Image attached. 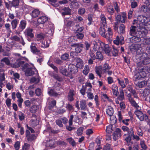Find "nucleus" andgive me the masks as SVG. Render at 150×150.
I'll list each match as a JSON object with an SVG mask.
<instances>
[{
	"mask_svg": "<svg viewBox=\"0 0 150 150\" xmlns=\"http://www.w3.org/2000/svg\"><path fill=\"white\" fill-rule=\"evenodd\" d=\"M138 29L135 26H132L130 28L129 34L132 37L130 38V42L136 43L141 41V38L146 36L150 29H146V27L141 28L140 26H138Z\"/></svg>",
	"mask_w": 150,
	"mask_h": 150,
	"instance_id": "nucleus-1",
	"label": "nucleus"
},
{
	"mask_svg": "<svg viewBox=\"0 0 150 150\" xmlns=\"http://www.w3.org/2000/svg\"><path fill=\"white\" fill-rule=\"evenodd\" d=\"M102 66H100L98 67H97L95 68L96 72L100 77H102V74L104 75L105 74H107L108 75L110 76L112 74V71L110 70L111 67L109 66L108 64L105 63L103 64L102 69L103 72H100L102 70Z\"/></svg>",
	"mask_w": 150,
	"mask_h": 150,
	"instance_id": "nucleus-2",
	"label": "nucleus"
},
{
	"mask_svg": "<svg viewBox=\"0 0 150 150\" xmlns=\"http://www.w3.org/2000/svg\"><path fill=\"white\" fill-rule=\"evenodd\" d=\"M134 113L141 121L146 120L148 119V117L146 114H144L142 111L139 110H136Z\"/></svg>",
	"mask_w": 150,
	"mask_h": 150,
	"instance_id": "nucleus-3",
	"label": "nucleus"
},
{
	"mask_svg": "<svg viewBox=\"0 0 150 150\" xmlns=\"http://www.w3.org/2000/svg\"><path fill=\"white\" fill-rule=\"evenodd\" d=\"M100 45L101 48H100L101 51H104L105 53L108 54L111 51L110 48L109 47L108 45L105 44L103 42H100Z\"/></svg>",
	"mask_w": 150,
	"mask_h": 150,
	"instance_id": "nucleus-4",
	"label": "nucleus"
},
{
	"mask_svg": "<svg viewBox=\"0 0 150 150\" xmlns=\"http://www.w3.org/2000/svg\"><path fill=\"white\" fill-rule=\"evenodd\" d=\"M36 73H38V71L35 68L32 67H28L25 71V74L27 76H31Z\"/></svg>",
	"mask_w": 150,
	"mask_h": 150,
	"instance_id": "nucleus-5",
	"label": "nucleus"
},
{
	"mask_svg": "<svg viewBox=\"0 0 150 150\" xmlns=\"http://www.w3.org/2000/svg\"><path fill=\"white\" fill-rule=\"evenodd\" d=\"M121 131L120 129L116 128L113 134V139L115 141H116L121 136Z\"/></svg>",
	"mask_w": 150,
	"mask_h": 150,
	"instance_id": "nucleus-6",
	"label": "nucleus"
},
{
	"mask_svg": "<svg viewBox=\"0 0 150 150\" xmlns=\"http://www.w3.org/2000/svg\"><path fill=\"white\" fill-rule=\"evenodd\" d=\"M145 3L147 5L148 7L145 6H142L141 7V10L144 12L150 13V0H146Z\"/></svg>",
	"mask_w": 150,
	"mask_h": 150,
	"instance_id": "nucleus-7",
	"label": "nucleus"
},
{
	"mask_svg": "<svg viewBox=\"0 0 150 150\" xmlns=\"http://www.w3.org/2000/svg\"><path fill=\"white\" fill-rule=\"evenodd\" d=\"M107 33H106V36L105 38L108 39L109 41L110 42L112 41V38L113 33L112 29L110 27H108L107 31Z\"/></svg>",
	"mask_w": 150,
	"mask_h": 150,
	"instance_id": "nucleus-8",
	"label": "nucleus"
},
{
	"mask_svg": "<svg viewBox=\"0 0 150 150\" xmlns=\"http://www.w3.org/2000/svg\"><path fill=\"white\" fill-rule=\"evenodd\" d=\"M39 123L38 120H37L36 115L34 114L32 115V119L30 121V124L32 127H35Z\"/></svg>",
	"mask_w": 150,
	"mask_h": 150,
	"instance_id": "nucleus-9",
	"label": "nucleus"
},
{
	"mask_svg": "<svg viewBox=\"0 0 150 150\" xmlns=\"http://www.w3.org/2000/svg\"><path fill=\"white\" fill-rule=\"evenodd\" d=\"M72 46L75 47V52L77 53L80 52L83 48V45L80 43L74 44Z\"/></svg>",
	"mask_w": 150,
	"mask_h": 150,
	"instance_id": "nucleus-10",
	"label": "nucleus"
},
{
	"mask_svg": "<svg viewBox=\"0 0 150 150\" xmlns=\"http://www.w3.org/2000/svg\"><path fill=\"white\" fill-rule=\"evenodd\" d=\"M76 92L73 89L69 90L67 96L68 100L70 102H72L74 100V96L75 95Z\"/></svg>",
	"mask_w": 150,
	"mask_h": 150,
	"instance_id": "nucleus-11",
	"label": "nucleus"
},
{
	"mask_svg": "<svg viewBox=\"0 0 150 150\" xmlns=\"http://www.w3.org/2000/svg\"><path fill=\"white\" fill-rule=\"evenodd\" d=\"M100 42L101 41H100L99 43H98L95 41H93L92 44L93 45L92 47L93 51H94V52L98 51H101L100 48H101V47L100 46Z\"/></svg>",
	"mask_w": 150,
	"mask_h": 150,
	"instance_id": "nucleus-12",
	"label": "nucleus"
},
{
	"mask_svg": "<svg viewBox=\"0 0 150 150\" xmlns=\"http://www.w3.org/2000/svg\"><path fill=\"white\" fill-rule=\"evenodd\" d=\"M25 35L26 36H28L31 38L34 37V33L33 30L30 28H27L24 32Z\"/></svg>",
	"mask_w": 150,
	"mask_h": 150,
	"instance_id": "nucleus-13",
	"label": "nucleus"
},
{
	"mask_svg": "<svg viewBox=\"0 0 150 150\" xmlns=\"http://www.w3.org/2000/svg\"><path fill=\"white\" fill-rule=\"evenodd\" d=\"M129 136L132 137L133 139H135L137 141H139L140 140V138L137 135H135L134 134V131L132 128H130L129 130L127 132Z\"/></svg>",
	"mask_w": 150,
	"mask_h": 150,
	"instance_id": "nucleus-14",
	"label": "nucleus"
},
{
	"mask_svg": "<svg viewBox=\"0 0 150 150\" xmlns=\"http://www.w3.org/2000/svg\"><path fill=\"white\" fill-rule=\"evenodd\" d=\"M48 20V18L45 15L40 17L37 20L38 23L43 24L46 23Z\"/></svg>",
	"mask_w": 150,
	"mask_h": 150,
	"instance_id": "nucleus-15",
	"label": "nucleus"
},
{
	"mask_svg": "<svg viewBox=\"0 0 150 150\" xmlns=\"http://www.w3.org/2000/svg\"><path fill=\"white\" fill-rule=\"evenodd\" d=\"M76 67L77 68H81L84 65L83 62L82 60L80 58L77 57L76 58Z\"/></svg>",
	"mask_w": 150,
	"mask_h": 150,
	"instance_id": "nucleus-16",
	"label": "nucleus"
},
{
	"mask_svg": "<svg viewBox=\"0 0 150 150\" xmlns=\"http://www.w3.org/2000/svg\"><path fill=\"white\" fill-rule=\"evenodd\" d=\"M68 70L69 71L73 74L76 73L78 71L77 68L73 64H70L69 65Z\"/></svg>",
	"mask_w": 150,
	"mask_h": 150,
	"instance_id": "nucleus-17",
	"label": "nucleus"
},
{
	"mask_svg": "<svg viewBox=\"0 0 150 150\" xmlns=\"http://www.w3.org/2000/svg\"><path fill=\"white\" fill-rule=\"evenodd\" d=\"M30 47L31 48V51L33 53L38 55H39L41 54L40 51L37 49L35 47V45L33 43H32V44L30 46Z\"/></svg>",
	"mask_w": 150,
	"mask_h": 150,
	"instance_id": "nucleus-18",
	"label": "nucleus"
},
{
	"mask_svg": "<svg viewBox=\"0 0 150 150\" xmlns=\"http://www.w3.org/2000/svg\"><path fill=\"white\" fill-rule=\"evenodd\" d=\"M146 76V74L145 72L142 71L140 74H138L135 75L134 77V80L135 81H137V80L140 79L141 78H143Z\"/></svg>",
	"mask_w": 150,
	"mask_h": 150,
	"instance_id": "nucleus-19",
	"label": "nucleus"
},
{
	"mask_svg": "<svg viewBox=\"0 0 150 150\" xmlns=\"http://www.w3.org/2000/svg\"><path fill=\"white\" fill-rule=\"evenodd\" d=\"M111 88L113 94L116 96H117L118 94V87L115 84H113L111 86Z\"/></svg>",
	"mask_w": 150,
	"mask_h": 150,
	"instance_id": "nucleus-20",
	"label": "nucleus"
},
{
	"mask_svg": "<svg viewBox=\"0 0 150 150\" xmlns=\"http://www.w3.org/2000/svg\"><path fill=\"white\" fill-rule=\"evenodd\" d=\"M43 25L44 28L43 29L44 31L46 33H49L50 34L52 32V30H53V29H52L50 28L51 27L52 25H51L50 24L48 25Z\"/></svg>",
	"mask_w": 150,
	"mask_h": 150,
	"instance_id": "nucleus-21",
	"label": "nucleus"
},
{
	"mask_svg": "<svg viewBox=\"0 0 150 150\" xmlns=\"http://www.w3.org/2000/svg\"><path fill=\"white\" fill-rule=\"evenodd\" d=\"M105 28H107V26L105 27L101 25L99 30L100 34L101 36L105 38L106 37V36L105 35L106 33H105Z\"/></svg>",
	"mask_w": 150,
	"mask_h": 150,
	"instance_id": "nucleus-22",
	"label": "nucleus"
},
{
	"mask_svg": "<svg viewBox=\"0 0 150 150\" xmlns=\"http://www.w3.org/2000/svg\"><path fill=\"white\" fill-rule=\"evenodd\" d=\"M117 32L118 33L120 34L125 33V27L124 24H120L117 29Z\"/></svg>",
	"mask_w": 150,
	"mask_h": 150,
	"instance_id": "nucleus-23",
	"label": "nucleus"
},
{
	"mask_svg": "<svg viewBox=\"0 0 150 150\" xmlns=\"http://www.w3.org/2000/svg\"><path fill=\"white\" fill-rule=\"evenodd\" d=\"M39 47H41L46 48L49 47V43L47 41H40V43H37Z\"/></svg>",
	"mask_w": 150,
	"mask_h": 150,
	"instance_id": "nucleus-24",
	"label": "nucleus"
},
{
	"mask_svg": "<svg viewBox=\"0 0 150 150\" xmlns=\"http://www.w3.org/2000/svg\"><path fill=\"white\" fill-rule=\"evenodd\" d=\"M55 143V140L53 139H49L46 142V146L47 147H52Z\"/></svg>",
	"mask_w": 150,
	"mask_h": 150,
	"instance_id": "nucleus-25",
	"label": "nucleus"
},
{
	"mask_svg": "<svg viewBox=\"0 0 150 150\" xmlns=\"http://www.w3.org/2000/svg\"><path fill=\"white\" fill-rule=\"evenodd\" d=\"M40 11L38 9H35L32 11L31 13V16L32 18H35L37 17L40 14Z\"/></svg>",
	"mask_w": 150,
	"mask_h": 150,
	"instance_id": "nucleus-26",
	"label": "nucleus"
},
{
	"mask_svg": "<svg viewBox=\"0 0 150 150\" xmlns=\"http://www.w3.org/2000/svg\"><path fill=\"white\" fill-rule=\"evenodd\" d=\"M106 112L107 114L109 116H110L113 115L114 111L113 108L111 106H109L106 109Z\"/></svg>",
	"mask_w": 150,
	"mask_h": 150,
	"instance_id": "nucleus-27",
	"label": "nucleus"
},
{
	"mask_svg": "<svg viewBox=\"0 0 150 150\" xmlns=\"http://www.w3.org/2000/svg\"><path fill=\"white\" fill-rule=\"evenodd\" d=\"M80 105L81 110H85L86 109V101L82 100L80 102Z\"/></svg>",
	"mask_w": 150,
	"mask_h": 150,
	"instance_id": "nucleus-28",
	"label": "nucleus"
},
{
	"mask_svg": "<svg viewBox=\"0 0 150 150\" xmlns=\"http://www.w3.org/2000/svg\"><path fill=\"white\" fill-rule=\"evenodd\" d=\"M101 22L103 26L105 27L107 25L106 18L103 14H102L100 16Z\"/></svg>",
	"mask_w": 150,
	"mask_h": 150,
	"instance_id": "nucleus-29",
	"label": "nucleus"
},
{
	"mask_svg": "<svg viewBox=\"0 0 150 150\" xmlns=\"http://www.w3.org/2000/svg\"><path fill=\"white\" fill-rule=\"evenodd\" d=\"M117 80L118 81V83L121 86L122 88H124L126 87L125 84L123 79L120 78H118L117 79Z\"/></svg>",
	"mask_w": 150,
	"mask_h": 150,
	"instance_id": "nucleus-30",
	"label": "nucleus"
},
{
	"mask_svg": "<svg viewBox=\"0 0 150 150\" xmlns=\"http://www.w3.org/2000/svg\"><path fill=\"white\" fill-rule=\"evenodd\" d=\"M150 93V87H149L144 89L142 93L144 96H146L149 95Z\"/></svg>",
	"mask_w": 150,
	"mask_h": 150,
	"instance_id": "nucleus-31",
	"label": "nucleus"
},
{
	"mask_svg": "<svg viewBox=\"0 0 150 150\" xmlns=\"http://www.w3.org/2000/svg\"><path fill=\"white\" fill-rule=\"evenodd\" d=\"M26 25V21L25 20H22L21 21L19 25V28L22 30L25 28Z\"/></svg>",
	"mask_w": 150,
	"mask_h": 150,
	"instance_id": "nucleus-32",
	"label": "nucleus"
},
{
	"mask_svg": "<svg viewBox=\"0 0 150 150\" xmlns=\"http://www.w3.org/2000/svg\"><path fill=\"white\" fill-rule=\"evenodd\" d=\"M45 35L42 33L38 34L36 35V41H39L44 38Z\"/></svg>",
	"mask_w": 150,
	"mask_h": 150,
	"instance_id": "nucleus-33",
	"label": "nucleus"
},
{
	"mask_svg": "<svg viewBox=\"0 0 150 150\" xmlns=\"http://www.w3.org/2000/svg\"><path fill=\"white\" fill-rule=\"evenodd\" d=\"M19 21L16 19H15L11 22L12 28L15 29L16 28L18 24Z\"/></svg>",
	"mask_w": 150,
	"mask_h": 150,
	"instance_id": "nucleus-34",
	"label": "nucleus"
},
{
	"mask_svg": "<svg viewBox=\"0 0 150 150\" xmlns=\"http://www.w3.org/2000/svg\"><path fill=\"white\" fill-rule=\"evenodd\" d=\"M26 136L28 140L30 141L34 139V136L30 135V132L29 130L26 131Z\"/></svg>",
	"mask_w": 150,
	"mask_h": 150,
	"instance_id": "nucleus-35",
	"label": "nucleus"
},
{
	"mask_svg": "<svg viewBox=\"0 0 150 150\" xmlns=\"http://www.w3.org/2000/svg\"><path fill=\"white\" fill-rule=\"evenodd\" d=\"M101 51L97 52L96 53V59H98L100 60H102L103 59V56L102 54L100 52Z\"/></svg>",
	"mask_w": 150,
	"mask_h": 150,
	"instance_id": "nucleus-36",
	"label": "nucleus"
},
{
	"mask_svg": "<svg viewBox=\"0 0 150 150\" xmlns=\"http://www.w3.org/2000/svg\"><path fill=\"white\" fill-rule=\"evenodd\" d=\"M118 98L120 100H122L124 99V91L122 89L120 90V93L118 97Z\"/></svg>",
	"mask_w": 150,
	"mask_h": 150,
	"instance_id": "nucleus-37",
	"label": "nucleus"
},
{
	"mask_svg": "<svg viewBox=\"0 0 150 150\" xmlns=\"http://www.w3.org/2000/svg\"><path fill=\"white\" fill-rule=\"evenodd\" d=\"M122 14L121 22L122 23H125L127 18L126 14L125 12H123Z\"/></svg>",
	"mask_w": 150,
	"mask_h": 150,
	"instance_id": "nucleus-38",
	"label": "nucleus"
},
{
	"mask_svg": "<svg viewBox=\"0 0 150 150\" xmlns=\"http://www.w3.org/2000/svg\"><path fill=\"white\" fill-rule=\"evenodd\" d=\"M60 72L62 74L67 76H70V73H69L67 70L65 68H62L60 70Z\"/></svg>",
	"mask_w": 150,
	"mask_h": 150,
	"instance_id": "nucleus-39",
	"label": "nucleus"
},
{
	"mask_svg": "<svg viewBox=\"0 0 150 150\" xmlns=\"http://www.w3.org/2000/svg\"><path fill=\"white\" fill-rule=\"evenodd\" d=\"M147 84V81H144L141 82H138L137 84L139 88H142Z\"/></svg>",
	"mask_w": 150,
	"mask_h": 150,
	"instance_id": "nucleus-40",
	"label": "nucleus"
},
{
	"mask_svg": "<svg viewBox=\"0 0 150 150\" xmlns=\"http://www.w3.org/2000/svg\"><path fill=\"white\" fill-rule=\"evenodd\" d=\"M90 70L89 67L88 65H86L83 71V73L85 75L88 74Z\"/></svg>",
	"mask_w": 150,
	"mask_h": 150,
	"instance_id": "nucleus-41",
	"label": "nucleus"
},
{
	"mask_svg": "<svg viewBox=\"0 0 150 150\" xmlns=\"http://www.w3.org/2000/svg\"><path fill=\"white\" fill-rule=\"evenodd\" d=\"M52 5L55 7H57L58 6V3L56 0H47Z\"/></svg>",
	"mask_w": 150,
	"mask_h": 150,
	"instance_id": "nucleus-42",
	"label": "nucleus"
},
{
	"mask_svg": "<svg viewBox=\"0 0 150 150\" xmlns=\"http://www.w3.org/2000/svg\"><path fill=\"white\" fill-rule=\"evenodd\" d=\"M79 4L76 1L71 2L70 4V6L71 8H76L79 6Z\"/></svg>",
	"mask_w": 150,
	"mask_h": 150,
	"instance_id": "nucleus-43",
	"label": "nucleus"
},
{
	"mask_svg": "<svg viewBox=\"0 0 150 150\" xmlns=\"http://www.w3.org/2000/svg\"><path fill=\"white\" fill-rule=\"evenodd\" d=\"M107 11L110 14H112L114 12V9L112 6L110 5L108 6L107 9Z\"/></svg>",
	"mask_w": 150,
	"mask_h": 150,
	"instance_id": "nucleus-44",
	"label": "nucleus"
},
{
	"mask_svg": "<svg viewBox=\"0 0 150 150\" xmlns=\"http://www.w3.org/2000/svg\"><path fill=\"white\" fill-rule=\"evenodd\" d=\"M129 102L131 104L132 106L136 108L137 109L139 108V106L136 103V102L133 100V99H132V100L130 101Z\"/></svg>",
	"mask_w": 150,
	"mask_h": 150,
	"instance_id": "nucleus-45",
	"label": "nucleus"
},
{
	"mask_svg": "<svg viewBox=\"0 0 150 150\" xmlns=\"http://www.w3.org/2000/svg\"><path fill=\"white\" fill-rule=\"evenodd\" d=\"M143 42L144 45H150V38H144L143 41Z\"/></svg>",
	"mask_w": 150,
	"mask_h": 150,
	"instance_id": "nucleus-46",
	"label": "nucleus"
},
{
	"mask_svg": "<svg viewBox=\"0 0 150 150\" xmlns=\"http://www.w3.org/2000/svg\"><path fill=\"white\" fill-rule=\"evenodd\" d=\"M39 81V80L38 78H36L35 77H33L31 78L30 80V83H37Z\"/></svg>",
	"mask_w": 150,
	"mask_h": 150,
	"instance_id": "nucleus-47",
	"label": "nucleus"
},
{
	"mask_svg": "<svg viewBox=\"0 0 150 150\" xmlns=\"http://www.w3.org/2000/svg\"><path fill=\"white\" fill-rule=\"evenodd\" d=\"M12 5L13 6L17 7L19 5V0H13L12 2Z\"/></svg>",
	"mask_w": 150,
	"mask_h": 150,
	"instance_id": "nucleus-48",
	"label": "nucleus"
},
{
	"mask_svg": "<svg viewBox=\"0 0 150 150\" xmlns=\"http://www.w3.org/2000/svg\"><path fill=\"white\" fill-rule=\"evenodd\" d=\"M137 133L138 136H142L143 135V131L141 129L140 127L137 128Z\"/></svg>",
	"mask_w": 150,
	"mask_h": 150,
	"instance_id": "nucleus-49",
	"label": "nucleus"
},
{
	"mask_svg": "<svg viewBox=\"0 0 150 150\" xmlns=\"http://www.w3.org/2000/svg\"><path fill=\"white\" fill-rule=\"evenodd\" d=\"M37 106L36 105L32 106L30 109V111L32 113H35L37 109Z\"/></svg>",
	"mask_w": 150,
	"mask_h": 150,
	"instance_id": "nucleus-50",
	"label": "nucleus"
},
{
	"mask_svg": "<svg viewBox=\"0 0 150 150\" xmlns=\"http://www.w3.org/2000/svg\"><path fill=\"white\" fill-rule=\"evenodd\" d=\"M67 140L73 146L75 145L76 142L71 137L68 138L67 139Z\"/></svg>",
	"mask_w": 150,
	"mask_h": 150,
	"instance_id": "nucleus-51",
	"label": "nucleus"
},
{
	"mask_svg": "<svg viewBox=\"0 0 150 150\" xmlns=\"http://www.w3.org/2000/svg\"><path fill=\"white\" fill-rule=\"evenodd\" d=\"M142 63L144 64H146L150 63V58L146 57L143 60Z\"/></svg>",
	"mask_w": 150,
	"mask_h": 150,
	"instance_id": "nucleus-52",
	"label": "nucleus"
},
{
	"mask_svg": "<svg viewBox=\"0 0 150 150\" xmlns=\"http://www.w3.org/2000/svg\"><path fill=\"white\" fill-rule=\"evenodd\" d=\"M83 129V127H80L78 129L77 131V133L78 135L80 136L82 134Z\"/></svg>",
	"mask_w": 150,
	"mask_h": 150,
	"instance_id": "nucleus-53",
	"label": "nucleus"
},
{
	"mask_svg": "<svg viewBox=\"0 0 150 150\" xmlns=\"http://www.w3.org/2000/svg\"><path fill=\"white\" fill-rule=\"evenodd\" d=\"M64 23L67 26H69L71 25L72 23V22L70 21L69 20H67V19H66V18H65L64 19Z\"/></svg>",
	"mask_w": 150,
	"mask_h": 150,
	"instance_id": "nucleus-54",
	"label": "nucleus"
},
{
	"mask_svg": "<svg viewBox=\"0 0 150 150\" xmlns=\"http://www.w3.org/2000/svg\"><path fill=\"white\" fill-rule=\"evenodd\" d=\"M112 52L113 56L115 57L117 56L118 54V50L115 48L114 46H113V50Z\"/></svg>",
	"mask_w": 150,
	"mask_h": 150,
	"instance_id": "nucleus-55",
	"label": "nucleus"
},
{
	"mask_svg": "<svg viewBox=\"0 0 150 150\" xmlns=\"http://www.w3.org/2000/svg\"><path fill=\"white\" fill-rule=\"evenodd\" d=\"M135 0H131V6L132 8H134L137 6V2L135 1Z\"/></svg>",
	"mask_w": 150,
	"mask_h": 150,
	"instance_id": "nucleus-56",
	"label": "nucleus"
},
{
	"mask_svg": "<svg viewBox=\"0 0 150 150\" xmlns=\"http://www.w3.org/2000/svg\"><path fill=\"white\" fill-rule=\"evenodd\" d=\"M20 142L19 141L16 142L14 145V146L16 150H19L20 148Z\"/></svg>",
	"mask_w": 150,
	"mask_h": 150,
	"instance_id": "nucleus-57",
	"label": "nucleus"
},
{
	"mask_svg": "<svg viewBox=\"0 0 150 150\" xmlns=\"http://www.w3.org/2000/svg\"><path fill=\"white\" fill-rule=\"evenodd\" d=\"M48 93L50 96H55L57 95V93L53 90L51 89L48 92Z\"/></svg>",
	"mask_w": 150,
	"mask_h": 150,
	"instance_id": "nucleus-58",
	"label": "nucleus"
},
{
	"mask_svg": "<svg viewBox=\"0 0 150 150\" xmlns=\"http://www.w3.org/2000/svg\"><path fill=\"white\" fill-rule=\"evenodd\" d=\"M47 64L50 67L54 69L55 71L56 72H57V69L56 67L54 66L53 64L51 63V62L49 61L48 62Z\"/></svg>",
	"mask_w": 150,
	"mask_h": 150,
	"instance_id": "nucleus-59",
	"label": "nucleus"
},
{
	"mask_svg": "<svg viewBox=\"0 0 150 150\" xmlns=\"http://www.w3.org/2000/svg\"><path fill=\"white\" fill-rule=\"evenodd\" d=\"M35 93L37 96H41L42 94V91L39 88H37L35 90Z\"/></svg>",
	"mask_w": 150,
	"mask_h": 150,
	"instance_id": "nucleus-60",
	"label": "nucleus"
},
{
	"mask_svg": "<svg viewBox=\"0 0 150 150\" xmlns=\"http://www.w3.org/2000/svg\"><path fill=\"white\" fill-rule=\"evenodd\" d=\"M140 145L142 148L144 150H145L146 148V146L145 145L144 142L143 140H140Z\"/></svg>",
	"mask_w": 150,
	"mask_h": 150,
	"instance_id": "nucleus-61",
	"label": "nucleus"
},
{
	"mask_svg": "<svg viewBox=\"0 0 150 150\" xmlns=\"http://www.w3.org/2000/svg\"><path fill=\"white\" fill-rule=\"evenodd\" d=\"M1 61L4 62L7 65H9L10 63L9 60L7 57H5L1 59Z\"/></svg>",
	"mask_w": 150,
	"mask_h": 150,
	"instance_id": "nucleus-62",
	"label": "nucleus"
},
{
	"mask_svg": "<svg viewBox=\"0 0 150 150\" xmlns=\"http://www.w3.org/2000/svg\"><path fill=\"white\" fill-rule=\"evenodd\" d=\"M86 93L88 99L91 100H92L93 99L94 96L92 93L90 92H87Z\"/></svg>",
	"mask_w": 150,
	"mask_h": 150,
	"instance_id": "nucleus-63",
	"label": "nucleus"
},
{
	"mask_svg": "<svg viewBox=\"0 0 150 150\" xmlns=\"http://www.w3.org/2000/svg\"><path fill=\"white\" fill-rule=\"evenodd\" d=\"M30 147V145L27 143H25L23 146V150H28Z\"/></svg>",
	"mask_w": 150,
	"mask_h": 150,
	"instance_id": "nucleus-64",
	"label": "nucleus"
}]
</instances>
